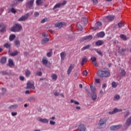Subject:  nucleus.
I'll use <instances>...</instances> for the list:
<instances>
[{
	"mask_svg": "<svg viewBox=\"0 0 131 131\" xmlns=\"http://www.w3.org/2000/svg\"><path fill=\"white\" fill-rule=\"evenodd\" d=\"M97 74L99 77H109L110 76V71L106 69L99 70L97 71Z\"/></svg>",
	"mask_w": 131,
	"mask_h": 131,
	"instance_id": "nucleus-1",
	"label": "nucleus"
},
{
	"mask_svg": "<svg viewBox=\"0 0 131 131\" xmlns=\"http://www.w3.org/2000/svg\"><path fill=\"white\" fill-rule=\"evenodd\" d=\"M107 122V118H103L99 121L98 122V128L102 129V128H105L106 127V123Z\"/></svg>",
	"mask_w": 131,
	"mask_h": 131,
	"instance_id": "nucleus-2",
	"label": "nucleus"
},
{
	"mask_svg": "<svg viewBox=\"0 0 131 131\" xmlns=\"http://www.w3.org/2000/svg\"><path fill=\"white\" fill-rule=\"evenodd\" d=\"M21 30L22 26L19 24H16L15 26L11 27V31L13 32H19Z\"/></svg>",
	"mask_w": 131,
	"mask_h": 131,
	"instance_id": "nucleus-3",
	"label": "nucleus"
},
{
	"mask_svg": "<svg viewBox=\"0 0 131 131\" xmlns=\"http://www.w3.org/2000/svg\"><path fill=\"white\" fill-rule=\"evenodd\" d=\"M90 89L92 91L91 95L93 101H95L97 100V94H96V88L93 85H90Z\"/></svg>",
	"mask_w": 131,
	"mask_h": 131,
	"instance_id": "nucleus-4",
	"label": "nucleus"
},
{
	"mask_svg": "<svg viewBox=\"0 0 131 131\" xmlns=\"http://www.w3.org/2000/svg\"><path fill=\"white\" fill-rule=\"evenodd\" d=\"M66 1H64L62 3H57L55 5V6L53 7V10H55L56 9H58L62 7V6H65L67 4Z\"/></svg>",
	"mask_w": 131,
	"mask_h": 131,
	"instance_id": "nucleus-5",
	"label": "nucleus"
},
{
	"mask_svg": "<svg viewBox=\"0 0 131 131\" xmlns=\"http://www.w3.org/2000/svg\"><path fill=\"white\" fill-rule=\"evenodd\" d=\"M115 18V17L113 15H109V16H106L105 17H104V22L113 21V20H114Z\"/></svg>",
	"mask_w": 131,
	"mask_h": 131,
	"instance_id": "nucleus-6",
	"label": "nucleus"
},
{
	"mask_svg": "<svg viewBox=\"0 0 131 131\" xmlns=\"http://www.w3.org/2000/svg\"><path fill=\"white\" fill-rule=\"evenodd\" d=\"M65 25H66V23L64 22H60V23H57L55 24V27H57V28H58V29H60Z\"/></svg>",
	"mask_w": 131,
	"mask_h": 131,
	"instance_id": "nucleus-7",
	"label": "nucleus"
},
{
	"mask_svg": "<svg viewBox=\"0 0 131 131\" xmlns=\"http://www.w3.org/2000/svg\"><path fill=\"white\" fill-rule=\"evenodd\" d=\"M122 127V125L119 124L116 125H113L110 127L111 130H116V129H119L120 127Z\"/></svg>",
	"mask_w": 131,
	"mask_h": 131,
	"instance_id": "nucleus-8",
	"label": "nucleus"
},
{
	"mask_svg": "<svg viewBox=\"0 0 131 131\" xmlns=\"http://www.w3.org/2000/svg\"><path fill=\"white\" fill-rule=\"evenodd\" d=\"M101 26L102 23L98 21L96 23L95 26L94 27H93L92 29H93V30H98V29H99Z\"/></svg>",
	"mask_w": 131,
	"mask_h": 131,
	"instance_id": "nucleus-9",
	"label": "nucleus"
},
{
	"mask_svg": "<svg viewBox=\"0 0 131 131\" xmlns=\"http://www.w3.org/2000/svg\"><path fill=\"white\" fill-rule=\"evenodd\" d=\"M29 17V14L27 13L26 15L22 16L18 19V21H25L28 19Z\"/></svg>",
	"mask_w": 131,
	"mask_h": 131,
	"instance_id": "nucleus-10",
	"label": "nucleus"
},
{
	"mask_svg": "<svg viewBox=\"0 0 131 131\" xmlns=\"http://www.w3.org/2000/svg\"><path fill=\"white\" fill-rule=\"evenodd\" d=\"M23 1L24 0H13L12 4V7L19 5V4H20V3H22Z\"/></svg>",
	"mask_w": 131,
	"mask_h": 131,
	"instance_id": "nucleus-11",
	"label": "nucleus"
},
{
	"mask_svg": "<svg viewBox=\"0 0 131 131\" xmlns=\"http://www.w3.org/2000/svg\"><path fill=\"white\" fill-rule=\"evenodd\" d=\"M38 120L42 123H49V120H48V119H42L40 117H38Z\"/></svg>",
	"mask_w": 131,
	"mask_h": 131,
	"instance_id": "nucleus-12",
	"label": "nucleus"
},
{
	"mask_svg": "<svg viewBox=\"0 0 131 131\" xmlns=\"http://www.w3.org/2000/svg\"><path fill=\"white\" fill-rule=\"evenodd\" d=\"M84 130H85V127L83 124L80 125L78 126V128L76 130V131H84Z\"/></svg>",
	"mask_w": 131,
	"mask_h": 131,
	"instance_id": "nucleus-13",
	"label": "nucleus"
},
{
	"mask_svg": "<svg viewBox=\"0 0 131 131\" xmlns=\"http://www.w3.org/2000/svg\"><path fill=\"white\" fill-rule=\"evenodd\" d=\"M26 6L28 8H31L33 6V0H30V1L27 2Z\"/></svg>",
	"mask_w": 131,
	"mask_h": 131,
	"instance_id": "nucleus-14",
	"label": "nucleus"
},
{
	"mask_svg": "<svg viewBox=\"0 0 131 131\" xmlns=\"http://www.w3.org/2000/svg\"><path fill=\"white\" fill-rule=\"evenodd\" d=\"M95 44L98 47L103 46V45H104V41H103L102 40H98L96 42Z\"/></svg>",
	"mask_w": 131,
	"mask_h": 131,
	"instance_id": "nucleus-15",
	"label": "nucleus"
},
{
	"mask_svg": "<svg viewBox=\"0 0 131 131\" xmlns=\"http://www.w3.org/2000/svg\"><path fill=\"white\" fill-rule=\"evenodd\" d=\"M86 62H88V58L86 57H83L80 62L81 66H83L84 63H86Z\"/></svg>",
	"mask_w": 131,
	"mask_h": 131,
	"instance_id": "nucleus-16",
	"label": "nucleus"
},
{
	"mask_svg": "<svg viewBox=\"0 0 131 131\" xmlns=\"http://www.w3.org/2000/svg\"><path fill=\"white\" fill-rule=\"evenodd\" d=\"M83 39H84V40H91V39H93V36L92 35H89V36H85L83 38Z\"/></svg>",
	"mask_w": 131,
	"mask_h": 131,
	"instance_id": "nucleus-17",
	"label": "nucleus"
},
{
	"mask_svg": "<svg viewBox=\"0 0 131 131\" xmlns=\"http://www.w3.org/2000/svg\"><path fill=\"white\" fill-rule=\"evenodd\" d=\"M74 68V66L73 64H71L68 70V74L69 75L70 73H71V72L72 71V69Z\"/></svg>",
	"mask_w": 131,
	"mask_h": 131,
	"instance_id": "nucleus-18",
	"label": "nucleus"
},
{
	"mask_svg": "<svg viewBox=\"0 0 131 131\" xmlns=\"http://www.w3.org/2000/svg\"><path fill=\"white\" fill-rule=\"evenodd\" d=\"M97 37H104L105 36V33L104 32H100L97 34Z\"/></svg>",
	"mask_w": 131,
	"mask_h": 131,
	"instance_id": "nucleus-19",
	"label": "nucleus"
},
{
	"mask_svg": "<svg viewBox=\"0 0 131 131\" xmlns=\"http://www.w3.org/2000/svg\"><path fill=\"white\" fill-rule=\"evenodd\" d=\"M14 43L15 46V47H16V48H19V47H20V41L18 39L15 40Z\"/></svg>",
	"mask_w": 131,
	"mask_h": 131,
	"instance_id": "nucleus-20",
	"label": "nucleus"
},
{
	"mask_svg": "<svg viewBox=\"0 0 131 131\" xmlns=\"http://www.w3.org/2000/svg\"><path fill=\"white\" fill-rule=\"evenodd\" d=\"M120 37L121 39H123V40H127V39H128V38L124 34H121Z\"/></svg>",
	"mask_w": 131,
	"mask_h": 131,
	"instance_id": "nucleus-21",
	"label": "nucleus"
},
{
	"mask_svg": "<svg viewBox=\"0 0 131 131\" xmlns=\"http://www.w3.org/2000/svg\"><path fill=\"white\" fill-rule=\"evenodd\" d=\"M33 87V84L30 83V81H28L27 83V88L26 89H32Z\"/></svg>",
	"mask_w": 131,
	"mask_h": 131,
	"instance_id": "nucleus-22",
	"label": "nucleus"
},
{
	"mask_svg": "<svg viewBox=\"0 0 131 131\" xmlns=\"http://www.w3.org/2000/svg\"><path fill=\"white\" fill-rule=\"evenodd\" d=\"M14 65V62L12 59H9L8 60V66L9 67H12Z\"/></svg>",
	"mask_w": 131,
	"mask_h": 131,
	"instance_id": "nucleus-23",
	"label": "nucleus"
},
{
	"mask_svg": "<svg viewBox=\"0 0 131 131\" xmlns=\"http://www.w3.org/2000/svg\"><path fill=\"white\" fill-rule=\"evenodd\" d=\"M42 62L43 65H47L48 64V58L47 57H43Z\"/></svg>",
	"mask_w": 131,
	"mask_h": 131,
	"instance_id": "nucleus-24",
	"label": "nucleus"
},
{
	"mask_svg": "<svg viewBox=\"0 0 131 131\" xmlns=\"http://www.w3.org/2000/svg\"><path fill=\"white\" fill-rule=\"evenodd\" d=\"M15 38H16V35H15V34H11L9 36L10 41H13Z\"/></svg>",
	"mask_w": 131,
	"mask_h": 131,
	"instance_id": "nucleus-25",
	"label": "nucleus"
},
{
	"mask_svg": "<svg viewBox=\"0 0 131 131\" xmlns=\"http://www.w3.org/2000/svg\"><path fill=\"white\" fill-rule=\"evenodd\" d=\"M49 40H50V39H49V38H44L41 40L42 45H45V43H47V42H48V41H49Z\"/></svg>",
	"mask_w": 131,
	"mask_h": 131,
	"instance_id": "nucleus-26",
	"label": "nucleus"
},
{
	"mask_svg": "<svg viewBox=\"0 0 131 131\" xmlns=\"http://www.w3.org/2000/svg\"><path fill=\"white\" fill-rule=\"evenodd\" d=\"M91 47H92L91 45H88L86 46L83 47L81 50L82 51H85V50H88V49H90V48H91Z\"/></svg>",
	"mask_w": 131,
	"mask_h": 131,
	"instance_id": "nucleus-27",
	"label": "nucleus"
},
{
	"mask_svg": "<svg viewBox=\"0 0 131 131\" xmlns=\"http://www.w3.org/2000/svg\"><path fill=\"white\" fill-rule=\"evenodd\" d=\"M120 99V96L118 94H116L114 97V101H118Z\"/></svg>",
	"mask_w": 131,
	"mask_h": 131,
	"instance_id": "nucleus-28",
	"label": "nucleus"
},
{
	"mask_svg": "<svg viewBox=\"0 0 131 131\" xmlns=\"http://www.w3.org/2000/svg\"><path fill=\"white\" fill-rule=\"evenodd\" d=\"M19 52H18L17 51H15L13 52H12L10 53V55L11 56V57H14L15 56H17V55H18Z\"/></svg>",
	"mask_w": 131,
	"mask_h": 131,
	"instance_id": "nucleus-29",
	"label": "nucleus"
},
{
	"mask_svg": "<svg viewBox=\"0 0 131 131\" xmlns=\"http://www.w3.org/2000/svg\"><path fill=\"white\" fill-rule=\"evenodd\" d=\"M16 108H18V105L17 104H13L11 105L9 107V109H16Z\"/></svg>",
	"mask_w": 131,
	"mask_h": 131,
	"instance_id": "nucleus-30",
	"label": "nucleus"
},
{
	"mask_svg": "<svg viewBox=\"0 0 131 131\" xmlns=\"http://www.w3.org/2000/svg\"><path fill=\"white\" fill-rule=\"evenodd\" d=\"M52 55H53V50L50 49V52L47 53V56L48 57V58H50V57H52Z\"/></svg>",
	"mask_w": 131,
	"mask_h": 131,
	"instance_id": "nucleus-31",
	"label": "nucleus"
},
{
	"mask_svg": "<svg viewBox=\"0 0 131 131\" xmlns=\"http://www.w3.org/2000/svg\"><path fill=\"white\" fill-rule=\"evenodd\" d=\"M6 62H7V58L3 57L1 58V63H2V64H5V63H6Z\"/></svg>",
	"mask_w": 131,
	"mask_h": 131,
	"instance_id": "nucleus-32",
	"label": "nucleus"
},
{
	"mask_svg": "<svg viewBox=\"0 0 131 131\" xmlns=\"http://www.w3.org/2000/svg\"><path fill=\"white\" fill-rule=\"evenodd\" d=\"M65 56H66L65 52H63L60 53V57H61V60H64L65 59Z\"/></svg>",
	"mask_w": 131,
	"mask_h": 131,
	"instance_id": "nucleus-33",
	"label": "nucleus"
},
{
	"mask_svg": "<svg viewBox=\"0 0 131 131\" xmlns=\"http://www.w3.org/2000/svg\"><path fill=\"white\" fill-rule=\"evenodd\" d=\"M113 111L114 113H117L118 112H121L122 111L121 109H118L117 108H114Z\"/></svg>",
	"mask_w": 131,
	"mask_h": 131,
	"instance_id": "nucleus-34",
	"label": "nucleus"
},
{
	"mask_svg": "<svg viewBox=\"0 0 131 131\" xmlns=\"http://www.w3.org/2000/svg\"><path fill=\"white\" fill-rule=\"evenodd\" d=\"M4 47L6 48V49H9V48H11V44H9L8 43H5L4 45Z\"/></svg>",
	"mask_w": 131,
	"mask_h": 131,
	"instance_id": "nucleus-35",
	"label": "nucleus"
},
{
	"mask_svg": "<svg viewBox=\"0 0 131 131\" xmlns=\"http://www.w3.org/2000/svg\"><path fill=\"white\" fill-rule=\"evenodd\" d=\"M71 103H74L75 105H79V102L74 100V99H71Z\"/></svg>",
	"mask_w": 131,
	"mask_h": 131,
	"instance_id": "nucleus-36",
	"label": "nucleus"
},
{
	"mask_svg": "<svg viewBox=\"0 0 131 131\" xmlns=\"http://www.w3.org/2000/svg\"><path fill=\"white\" fill-rule=\"evenodd\" d=\"M51 77H52V79L53 80H57V75H56V74H53V75L51 76Z\"/></svg>",
	"mask_w": 131,
	"mask_h": 131,
	"instance_id": "nucleus-37",
	"label": "nucleus"
},
{
	"mask_svg": "<svg viewBox=\"0 0 131 131\" xmlns=\"http://www.w3.org/2000/svg\"><path fill=\"white\" fill-rule=\"evenodd\" d=\"M117 85H118V83L115 82H113L112 83V86H113V88H116Z\"/></svg>",
	"mask_w": 131,
	"mask_h": 131,
	"instance_id": "nucleus-38",
	"label": "nucleus"
},
{
	"mask_svg": "<svg viewBox=\"0 0 131 131\" xmlns=\"http://www.w3.org/2000/svg\"><path fill=\"white\" fill-rule=\"evenodd\" d=\"M31 73L30 72V71H28V70H26V71H25L26 76H29V75H30Z\"/></svg>",
	"mask_w": 131,
	"mask_h": 131,
	"instance_id": "nucleus-39",
	"label": "nucleus"
},
{
	"mask_svg": "<svg viewBox=\"0 0 131 131\" xmlns=\"http://www.w3.org/2000/svg\"><path fill=\"white\" fill-rule=\"evenodd\" d=\"M91 60L92 61V62L93 63H94V62H96L97 61V58L96 57H92L91 58Z\"/></svg>",
	"mask_w": 131,
	"mask_h": 131,
	"instance_id": "nucleus-40",
	"label": "nucleus"
},
{
	"mask_svg": "<svg viewBox=\"0 0 131 131\" xmlns=\"http://www.w3.org/2000/svg\"><path fill=\"white\" fill-rule=\"evenodd\" d=\"M11 13H13V14H15V13H16L17 11H16V9H15V8H12L11 9Z\"/></svg>",
	"mask_w": 131,
	"mask_h": 131,
	"instance_id": "nucleus-41",
	"label": "nucleus"
},
{
	"mask_svg": "<svg viewBox=\"0 0 131 131\" xmlns=\"http://www.w3.org/2000/svg\"><path fill=\"white\" fill-rule=\"evenodd\" d=\"M118 26L120 28L121 27H123V26H124V24L121 23H119L118 24Z\"/></svg>",
	"mask_w": 131,
	"mask_h": 131,
	"instance_id": "nucleus-42",
	"label": "nucleus"
},
{
	"mask_svg": "<svg viewBox=\"0 0 131 131\" xmlns=\"http://www.w3.org/2000/svg\"><path fill=\"white\" fill-rule=\"evenodd\" d=\"M36 4L37 5V6H39V5H41V0H37Z\"/></svg>",
	"mask_w": 131,
	"mask_h": 131,
	"instance_id": "nucleus-43",
	"label": "nucleus"
},
{
	"mask_svg": "<svg viewBox=\"0 0 131 131\" xmlns=\"http://www.w3.org/2000/svg\"><path fill=\"white\" fill-rule=\"evenodd\" d=\"M48 21V18H45L41 20V23H45V22H47Z\"/></svg>",
	"mask_w": 131,
	"mask_h": 131,
	"instance_id": "nucleus-44",
	"label": "nucleus"
},
{
	"mask_svg": "<svg viewBox=\"0 0 131 131\" xmlns=\"http://www.w3.org/2000/svg\"><path fill=\"white\" fill-rule=\"evenodd\" d=\"M96 53H97V54H99L100 56H103V53L101 51L97 50Z\"/></svg>",
	"mask_w": 131,
	"mask_h": 131,
	"instance_id": "nucleus-45",
	"label": "nucleus"
},
{
	"mask_svg": "<svg viewBox=\"0 0 131 131\" xmlns=\"http://www.w3.org/2000/svg\"><path fill=\"white\" fill-rule=\"evenodd\" d=\"M50 124L51 125H55V124H56V122L51 120V121H50Z\"/></svg>",
	"mask_w": 131,
	"mask_h": 131,
	"instance_id": "nucleus-46",
	"label": "nucleus"
},
{
	"mask_svg": "<svg viewBox=\"0 0 131 131\" xmlns=\"http://www.w3.org/2000/svg\"><path fill=\"white\" fill-rule=\"evenodd\" d=\"M126 72L124 70H122L121 72V74L122 75V76H124V75L126 74Z\"/></svg>",
	"mask_w": 131,
	"mask_h": 131,
	"instance_id": "nucleus-47",
	"label": "nucleus"
},
{
	"mask_svg": "<svg viewBox=\"0 0 131 131\" xmlns=\"http://www.w3.org/2000/svg\"><path fill=\"white\" fill-rule=\"evenodd\" d=\"M6 31V27H3L0 30V32H5Z\"/></svg>",
	"mask_w": 131,
	"mask_h": 131,
	"instance_id": "nucleus-48",
	"label": "nucleus"
},
{
	"mask_svg": "<svg viewBox=\"0 0 131 131\" xmlns=\"http://www.w3.org/2000/svg\"><path fill=\"white\" fill-rule=\"evenodd\" d=\"M2 91L3 92V95H5V93H6V92H7V90L5 89V88H2Z\"/></svg>",
	"mask_w": 131,
	"mask_h": 131,
	"instance_id": "nucleus-49",
	"label": "nucleus"
},
{
	"mask_svg": "<svg viewBox=\"0 0 131 131\" xmlns=\"http://www.w3.org/2000/svg\"><path fill=\"white\" fill-rule=\"evenodd\" d=\"M83 75H85V76H86L88 75V71H84L82 73Z\"/></svg>",
	"mask_w": 131,
	"mask_h": 131,
	"instance_id": "nucleus-50",
	"label": "nucleus"
},
{
	"mask_svg": "<svg viewBox=\"0 0 131 131\" xmlns=\"http://www.w3.org/2000/svg\"><path fill=\"white\" fill-rule=\"evenodd\" d=\"M34 16H35V17H37L38 16H39V13H38V12H35Z\"/></svg>",
	"mask_w": 131,
	"mask_h": 131,
	"instance_id": "nucleus-51",
	"label": "nucleus"
},
{
	"mask_svg": "<svg viewBox=\"0 0 131 131\" xmlns=\"http://www.w3.org/2000/svg\"><path fill=\"white\" fill-rule=\"evenodd\" d=\"M37 74L39 76H41V75H42V73L41 72H37Z\"/></svg>",
	"mask_w": 131,
	"mask_h": 131,
	"instance_id": "nucleus-52",
	"label": "nucleus"
},
{
	"mask_svg": "<svg viewBox=\"0 0 131 131\" xmlns=\"http://www.w3.org/2000/svg\"><path fill=\"white\" fill-rule=\"evenodd\" d=\"M78 30H80V31H81L82 30V27L81 26H78Z\"/></svg>",
	"mask_w": 131,
	"mask_h": 131,
	"instance_id": "nucleus-53",
	"label": "nucleus"
},
{
	"mask_svg": "<svg viewBox=\"0 0 131 131\" xmlns=\"http://www.w3.org/2000/svg\"><path fill=\"white\" fill-rule=\"evenodd\" d=\"M11 115H12V116H16V115H17V112H12Z\"/></svg>",
	"mask_w": 131,
	"mask_h": 131,
	"instance_id": "nucleus-54",
	"label": "nucleus"
},
{
	"mask_svg": "<svg viewBox=\"0 0 131 131\" xmlns=\"http://www.w3.org/2000/svg\"><path fill=\"white\" fill-rule=\"evenodd\" d=\"M92 1L94 5H97V4H98V0H92Z\"/></svg>",
	"mask_w": 131,
	"mask_h": 131,
	"instance_id": "nucleus-55",
	"label": "nucleus"
},
{
	"mask_svg": "<svg viewBox=\"0 0 131 131\" xmlns=\"http://www.w3.org/2000/svg\"><path fill=\"white\" fill-rule=\"evenodd\" d=\"M95 81L96 83H100V79H96Z\"/></svg>",
	"mask_w": 131,
	"mask_h": 131,
	"instance_id": "nucleus-56",
	"label": "nucleus"
},
{
	"mask_svg": "<svg viewBox=\"0 0 131 131\" xmlns=\"http://www.w3.org/2000/svg\"><path fill=\"white\" fill-rule=\"evenodd\" d=\"M115 113H114V111H112V112H108V114H110V115H112L113 114H115Z\"/></svg>",
	"mask_w": 131,
	"mask_h": 131,
	"instance_id": "nucleus-57",
	"label": "nucleus"
},
{
	"mask_svg": "<svg viewBox=\"0 0 131 131\" xmlns=\"http://www.w3.org/2000/svg\"><path fill=\"white\" fill-rule=\"evenodd\" d=\"M93 64L95 66H96V67H98V63H97V61H94L93 62Z\"/></svg>",
	"mask_w": 131,
	"mask_h": 131,
	"instance_id": "nucleus-58",
	"label": "nucleus"
},
{
	"mask_svg": "<svg viewBox=\"0 0 131 131\" xmlns=\"http://www.w3.org/2000/svg\"><path fill=\"white\" fill-rule=\"evenodd\" d=\"M19 79L20 80H24V77H23V76H20L19 77Z\"/></svg>",
	"mask_w": 131,
	"mask_h": 131,
	"instance_id": "nucleus-59",
	"label": "nucleus"
},
{
	"mask_svg": "<svg viewBox=\"0 0 131 131\" xmlns=\"http://www.w3.org/2000/svg\"><path fill=\"white\" fill-rule=\"evenodd\" d=\"M129 115V112H127L126 114L125 115V118H126L127 116Z\"/></svg>",
	"mask_w": 131,
	"mask_h": 131,
	"instance_id": "nucleus-60",
	"label": "nucleus"
},
{
	"mask_svg": "<svg viewBox=\"0 0 131 131\" xmlns=\"http://www.w3.org/2000/svg\"><path fill=\"white\" fill-rule=\"evenodd\" d=\"M54 95L55 96H59V95H60V93H59V92H55L54 93Z\"/></svg>",
	"mask_w": 131,
	"mask_h": 131,
	"instance_id": "nucleus-61",
	"label": "nucleus"
},
{
	"mask_svg": "<svg viewBox=\"0 0 131 131\" xmlns=\"http://www.w3.org/2000/svg\"><path fill=\"white\" fill-rule=\"evenodd\" d=\"M106 86V85L105 83L102 84V89H105Z\"/></svg>",
	"mask_w": 131,
	"mask_h": 131,
	"instance_id": "nucleus-62",
	"label": "nucleus"
},
{
	"mask_svg": "<svg viewBox=\"0 0 131 131\" xmlns=\"http://www.w3.org/2000/svg\"><path fill=\"white\" fill-rule=\"evenodd\" d=\"M29 93H30V92H29V91H28V90H27V91L25 92L26 95H29Z\"/></svg>",
	"mask_w": 131,
	"mask_h": 131,
	"instance_id": "nucleus-63",
	"label": "nucleus"
},
{
	"mask_svg": "<svg viewBox=\"0 0 131 131\" xmlns=\"http://www.w3.org/2000/svg\"><path fill=\"white\" fill-rule=\"evenodd\" d=\"M76 109L77 110H80L81 107H80V106H76Z\"/></svg>",
	"mask_w": 131,
	"mask_h": 131,
	"instance_id": "nucleus-64",
	"label": "nucleus"
}]
</instances>
